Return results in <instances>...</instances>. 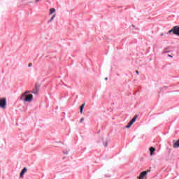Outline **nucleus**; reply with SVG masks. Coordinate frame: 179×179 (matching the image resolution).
<instances>
[{
	"instance_id": "obj_1",
	"label": "nucleus",
	"mask_w": 179,
	"mask_h": 179,
	"mask_svg": "<svg viewBox=\"0 0 179 179\" xmlns=\"http://www.w3.org/2000/svg\"><path fill=\"white\" fill-rule=\"evenodd\" d=\"M171 33L176 36H179V26L173 27V29L168 31L167 34H171Z\"/></svg>"
},
{
	"instance_id": "obj_2",
	"label": "nucleus",
	"mask_w": 179,
	"mask_h": 179,
	"mask_svg": "<svg viewBox=\"0 0 179 179\" xmlns=\"http://www.w3.org/2000/svg\"><path fill=\"white\" fill-rule=\"evenodd\" d=\"M0 108L5 110L6 108V98L0 99Z\"/></svg>"
},
{
	"instance_id": "obj_3",
	"label": "nucleus",
	"mask_w": 179,
	"mask_h": 179,
	"mask_svg": "<svg viewBox=\"0 0 179 179\" xmlns=\"http://www.w3.org/2000/svg\"><path fill=\"white\" fill-rule=\"evenodd\" d=\"M149 172V171H143L140 173V176L138 177V179H144L145 177H146V176H148V173Z\"/></svg>"
},
{
	"instance_id": "obj_4",
	"label": "nucleus",
	"mask_w": 179,
	"mask_h": 179,
	"mask_svg": "<svg viewBox=\"0 0 179 179\" xmlns=\"http://www.w3.org/2000/svg\"><path fill=\"white\" fill-rule=\"evenodd\" d=\"M28 93H30V91H26L24 93H23L22 95H21V98L20 99L22 100V101H26V99L27 97V94Z\"/></svg>"
},
{
	"instance_id": "obj_5",
	"label": "nucleus",
	"mask_w": 179,
	"mask_h": 179,
	"mask_svg": "<svg viewBox=\"0 0 179 179\" xmlns=\"http://www.w3.org/2000/svg\"><path fill=\"white\" fill-rule=\"evenodd\" d=\"M25 101L30 103L31 101H33V94H29L27 95V99H25Z\"/></svg>"
},
{
	"instance_id": "obj_6",
	"label": "nucleus",
	"mask_w": 179,
	"mask_h": 179,
	"mask_svg": "<svg viewBox=\"0 0 179 179\" xmlns=\"http://www.w3.org/2000/svg\"><path fill=\"white\" fill-rule=\"evenodd\" d=\"M25 173H27V168H26V167H24V168L22 170V171H21V173H20V176L21 178H23V177H24Z\"/></svg>"
},
{
	"instance_id": "obj_7",
	"label": "nucleus",
	"mask_w": 179,
	"mask_h": 179,
	"mask_svg": "<svg viewBox=\"0 0 179 179\" xmlns=\"http://www.w3.org/2000/svg\"><path fill=\"white\" fill-rule=\"evenodd\" d=\"M156 150V149L153 147L150 148V155L152 156L153 152Z\"/></svg>"
},
{
	"instance_id": "obj_8",
	"label": "nucleus",
	"mask_w": 179,
	"mask_h": 179,
	"mask_svg": "<svg viewBox=\"0 0 179 179\" xmlns=\"http://www.w3.org/2000/svg\"><path fill=\"white\" fill-rule=\"evenodd\" d=\"M49 10H50V13H49L50 15H52V13H55V8H50Z\"/></svg>"
},
{
	"instance_id": "obj_9",
	"label": "nucleus",
	"mask_w": 179,
	"mask_h": 179,
	"mask_svg": "<svg viewBox=\"0 0 179 179\" xmlns=\"http://www.w3.org/2000/svg\"><path fill=\"white\" fill-rule=\"evenodd\" d=\"M55 16H57V15L54 14L48 21V23H51V22H52V20H54V19L55 18Z\"/></svg>"
},
{
	"instance_id": "obj_10",
	"label": "nucleus",
	"mask_w": 179,
	"mask_h": 179,
	"mask_svg": "<svg viewBox=\"0 0 179 179\" xmlns=\"http://www.w3.org/2000/svg\"><path fill=\"white\" fill-rule=\"evenodd\" d=\"M133 124H134L133 122H129L128 123V125L126 126L125 128H127V129L131 128V127H132Z\"/></svg>"
},
{
	"instance_id": "obj_11",
	"label": "nucleus",
	"mask_w": 179,
	"mask_h": 179,
	"mask_svg": "<svg viewBox=\"0 0 179 179\" xmlns=\"http://www.w3.org/2000/svg\"><path fill=\"white\" fill-rule=\"evenodd\" d=\"M83 108H85V103H83V104L81 105V106H80V114H82V113H83Z\"/></svg>"
},
{
	"instance_id": "obj_12",
	"label": "nucleus",
	"mask_w": 179,
	"mask_h": 179,
	"mask_svg": "<svg viewBox=\"0 0 179 179\" xmlns=\"http://www.w3.org/2000/svg\"><path fill=\"white\" fill-rule=\"evenodd\" d=\"M136 118H138V115H135L134 117L130 122H131L134 124V122L136 121Z\"/></svg>"
},
{
	"instance_id": "obj_13",
	"label": "nucleus",
	"mask_w": 179,
	"mask_h": 179,
	"mask_svg": "<svg viewBox=\"0 0 179 179\" xmlns=\"http://www.w3.org/2000/svg\"><path fill=\"white\" fill-rule=\"evenodd\" d=\"M83 121H85V118L83 117L80 119V122L82 123V122H83Z\"/></svg>"
},
{
	"instance_id": "obj_14",
	"label": "nucleus",
	"mask_w": 179,
	"mask_h": 179,
	"mask_svg": "<svg viewBox=\"0 0 179 179\" xmlns=\"http://www.w3.org/2000/svg\"><path fill=\"white\" fill-rule=\"evenodd\" d=\"M32 93H34V94H37L38 92L37 91H34Z\"/></svg>"
},
{
	"instance_id": "obj_15",
	"label": "nucleus",
	"mask_w": 179,
	"mask_h": 179,
	"mask_svg": "<svg viewBox=\"0 0 179 179\" xmlns=\"http://www.w3.org/2000/svg\"><path fill=\"white\" fill-rule=\"evenodd\" d=\"M40 1H42V0H35V3H37V2H40Z\"/></svg>"
},
{
	"instance_id": "obj_16",
	"label": "nucleus",
	"mask_w": 179,
	"mask_h": 179,
	"mask_svg": "<svg viewBox=\"0 0 179 179\" xmlns=\"http://www.w3.org/2000/svg\"><path fill=\"white\" fill-rule=\"evenodd\" d=\"M69 152V151L64 152V155H68Z\"/></svg>"
},
{
	"instance_id": "obj_17",
	"label": "nucleus",
	"mask_w": 179,
	"mask_h": 179,
	"mask_svg": "<svg viewBox=\"0 0 179 179\" xmlns=\"http://www.w3.org/2000/svg\"><path fill=\"white\" fill-rule=\"evenodd\" d=\"M168 56L170 57L171 58H173V56H171L170 55H169Z\"/></svg>"
},
{
	"instance_id": "obj_18",
	"label": "nucleus",
	"mask_w": 179,
	"mask_h": 179,
	"mask_svg": "<svg viewBox=\"0 0 179 179\" xmlns=\"http://www.w3.org/2000/svg\"><path fill=\"white\" fill-rule=\"evenodd\" d=\"M164 35V34H161V36H163Z\"/></svg>"
},
{
	"instance_id": "obj_19",
	"label": "nucleus",
	"mask_w": 179,
	"mask_h": 179,
	"mask_svg": "<svg viewBox=\"0 0 179 179\" xmlns=\"http://www.w3.org/2000/svg\"><path fill=\"white\" fill-rule=\"evenodd\" d=\"M29 66H31V64H29Z\"/></svg>"
},
{
	"instance_id": "obj_20",
	"label": "nucleus",
	"mask_w": 179,
	"mask_h": 179,
	"mask_svg": "<svg viewBox=\"0 0 179 179\" xmlns=\"http://www.w3.org/2000/svg\"><path fill=\"white\" fill-rule=\"evenodd\" d=\"M104 146H105V147L107 146V143L104 145Z\"/></svg>"
},
{
	"instance_id": "obj_21",
	"label": "nucleus",
	"mask_w": 179,
	"mask_h": 179,
	"mask_svg": "<svg viewBox=\"0 0 179 179\" xmlns=\"http://www.w3.org/2000/svg\"><path fill=\"white\" fill-rule=\"evenodd\" d=\"M133 27H135V25H132Z\"/></svg>"
},
{
	"instance_id": "obj_22",
	"label": "nucleus",
	"mask_w": 179,
	"mask_h": 179,
	"mask_svg": "<svg viewBox=\"0 0 179 179\" xmlns=\"http://www.w3.org/2000/svg\"><path fill=\"white\" fill-rule=\"evenodd\" d=\"M136 73H138V71H136Z\"/></svg>"
}]
</instances>
